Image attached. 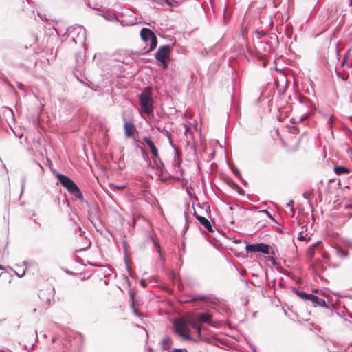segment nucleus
I'll return each mask as SVG.
<instances>
[{
	"mask_svg": "<svg viewBox=\"0 0 352 352\" xmlns=\"http://www.w3.org/2000/svg\"><path fill=\"white\" fill-rule=\"evenodd\" d=\"M91 223V224L94 226V227L95 228L96 232H102V230H101V221H100V218H98V220H95V221H90Z\"/></svg>",
	"mask_w": 352,
	"mask_h": 352,
	"instance_id": "nucleus-23",
	"label": "nucleus"
},
{
	"mask_svg": "<svg viewBox=\"0 0 352 352\" xmlns=\"http://www.w3.org/2000/svg\"><path fill=\"white\" fill-rule=\"evenodd\" d=\"M89 264L90 265H92V266H94V267H102V265H99V264H98V263H89Z\"/></svg>",
	"mask_w": 352,
	"mask_h": 352,
	"instance_id": "nucleus-46",
	"label": "nucleus"
},
{
	"mask_svg": "<svg viewBox=\"0 0 352 352\" xmlns=\"http://www.w3.org/2000/svg\"><path fill=\"white\" fill-rule=\"evenodd\" d=\"M174 151H175V155H179V150L177 147H176V150H174Z\"/></svg>",
	"mask_w": 352,
	"mask_h": 352,
	"instance_id": "nucleus-54",
	"label": "nucleus"
},
{
	"mask_svg": "<svg viewBox=\"0 0 352 352\" xmlns=\"http://www.w3.org/2000/svg\"><path fill=\"white\" fill-rule=\"evenodd\" d=\"M150 41H151L150 47L147 50L146 53H148V52L153 51L157 47V38L156 36H154L153 37H152V38Z\"/></svg>",
	"mask_w": 352,
	"mask_h": 352,
	"instance_id": "nucleus-21",
	"label": "nucleus"
},
{
	"mask_svg": "<svg viewBox=\"0 0 352 352\" xmlns=\"http://www.w3.org/2000/svg\"><path fill=\"white\" fill-rule=\"evenodd\" d=\"M153 239V245L157 249V252L159 253L160 256H162V250H161V247H160V243L158 242L155 241L153 239Z\"/></svg>",
	"mask_w": 352,
	"mask_h": 352,
	"instance_id": "nucleus-32",
	"label": "nucleus"
},
{
	"mask_svg": "<svg viewBox=\"0 0 352 352\" xmlns=\"http://www.w3.org/2000/svg\"><path fill=\"white\" fill-rule=\"evenodd\" d=\"M320 243V241L315 243L312 246L309 248V254L312 256L314 254V250L316 247Z\"/></svg>",
	"mask_w": 352,
	"mask_h": 352,
	"instance_id": "nucleus-29",
	"label": "nucleus"
},
{
	"mask_svg": "<svg viewBox=\"0 0 352 352\" xmlns=\"http://www.w3.org/2000/svg\"><path fill=\"white\" fill-rule=\"evenodd\" d=\"M240 242H241L240 239H237V240L234 241V243H239Z\"/></svg>",
	"mask_w": 352,
	"mask_h": 352,
	"instance_id": "nucleus-58",
	"label": "nucleus"
},
{
	"mask_svg": "<svg viewBox=\"0 0 352 352\" xmlns=\"http://www.w3.org/2000/svg\"><path fill=\"white\" fill-rule=\"evenodd\" d=\"M173 344V341L172 338L168 336L164 337L160 342V348L163 351L169 350L171 348Z\"/></svg>",
	"mask_w": 352,
	"mask_h": 352,
	"instance_id": "nucleus-10",
	"label": "nucleus"
},
{
	"mask_svg": "<svg viewBox=\"0 0 352 352\" xmlns=\"http://www.w3.org/2000/svg\"><path fill=\"white\" fill-rule=\"evenodd\" d=\"M292 33L291 32H287L286 34H285L286 37L287 38H289V39L292 38Z\"/></svg>",
	"mask_w": 352,
	"mask_h": 352,
	"instance_id": "nucleus-47",
	"label": "nucleus"
},
{
	"mask_svg": "<svg viewBox=\"0 0 352 352\" xmlns=\"http://www.w3.org/2000/svg\"><path fill=\"white\" fill-rule=\"evenodd\" d=\"M144 142L148 145V146L150 148L151 153L155 157L159 158V153L158 151L155 146L154 143L152 142L151 139L148 137H144L143 138Z\"/></svg>",
	"mask_w": 352,
	"mask_h": 352,
	"instance_id": "nucleus-12",
	"label": "nucleus"
},
{
	"mask_svg": "<svg viewBox=\"0 0 352 352\" xmlns=\"http://www.w3.org/2000/svg\"><path fill=\"white\" fill-rule=\"evenodd\" d=\"M348 316H349V318H352V314L351 313H349Z\"/></svg>",
	"mask_w": 352,
	"mask_h": 352,
	"instance_id": "nucleus-59",
	"label": "nucleus"
},
{
	"mask_svg": "<svg viewBox=\"0 0 352 352\" xmlns=\"http://www.w3.org/2000/svg\"><path fill=\"white\" fill-rule=\"evenodd\" d=\"M25 178H23V179H22V184H21L22 191L23 190V188H24V186H25Z\"/></svg>",
	"mask_w": 352,
	"mask_h": 352,
	"instance_id": "nucleus-51",
	"label": "nucleus"
},
{
	"mask_svg": "<svg viewBox=\"0 0 352 352\" xmlns=\"http://www.w3.org/2000/svg\"><path fill=\"white\" fill-rule=\"evenodd\" d=\"M25 272L23 271V274H17L19 277H22L24 274H25Z\"/></svg>",
	"mask_w": 352,
	"mask_h": 352,
	"instance_id": "nucleus-57",
	"label": "nucleus"
},
{
	"mask_svg": "<svg viewBox=\"0 0 352 352\" xmlns=\"http://www.w3.org/2000/svg\"><path fill=\"white\" fill-rule=\"evenodd\" d=\"M334 172L337 175H344L349 173L348 168L345 166H339L334 168Z\"/></svg>",
	"mask_w": 352,
	"mask_h": 352,
	"instance_id": "nucleus-19",
	"label": "nucleus"
},
{
	"mask_svg": "<svg viewBox=\"0 0 352 352\" xmlns=\"http://www.w3.org/2000/svg\"><path fill=\"white\" fill-rule=\"evenodd\" d=\"M167 138L168 139V141H169V144L171 146V147L174 149V150H176V146H175L174 143H173V141L172 140V138H171V135H167Z\"/></svg>",
	"mask_w": 352,
	"mask_h": 352,
	"instance_id": "nucleus-34",
	"label": "nucleus"
},
{
	"mask_svg": "<svg viewBox=\"0 0 352 352\" xmlns=\"http://www.w3.org/2000/svg\"><path fill=\"white\" fill-rule=\"evenodd\" d=\"M292 291L294 294L298 296L301 300L308 303V298L310 296V294L306 293L305 292L299 291L295 287H292Z\"/></svg>",
	"mask_w": 352,
	"mask_h": 352,
	"instance_id": "nucleus-14",
	"label": "nucleus"
},
{
	"mask_svg": "<svg viewBox=\"0 0 352 352\" xmlns=\"http://www.w3.org/2000/svg\"><path fill=\"white\" fill-rule=\"evenodd\" d=\"M188 324L191 325V327L195 329L199 335V337L201 336V326L200 324H198L194 322H189Z\"/></svg>",
	"mask_w": 352,
	"mask_h": 352,
	"instance_id": "nucleus-25",
	"label": "nucleus"
},
{
	"mask_svg": "<svg viewBox=\"0 0 352 352\" xmlns=\"http://www.w3.org/2000/svg\"><path fill=\"white\" fill-rule=\"evenodd\" d=\"M298 239L299 241H304L306 240V236H303L302 234V232L300 233V236L298 237Z\"/></svg>",
	"mask_w": 352,
	"mask_h": 352,
	"instance_id": "nucleus-43",
	"label": "nucleus"
},
{
	"mask_svg": "<svg viewBox=\"0 0 352 352\" xmlns=\"http://www.w3.org/2000/svg\"><path fill=\"white\" fill-rule=\"evenodd\" d=\"M33 162L34 164H36L41 170H43L42 166L38 162H36V160H33Z\"/></svg>",
	"mask_w": 352,
	"mask_h": 352,
	"instance_id": "nucleus-48",
	"label": "nucleus"
},
{
	"mask_svg": "<svg viewBox=\"0 0 352 352\" xmlns=\"http://www.w3.org/2000/svg\"><path fill=\"white\" fill-rule=\"evenodd\" d=\"M122 247H123V250H124V262H125L127 270L129 272V261H128V256H129L128 244L126 241H123L122 242Z\"/></svg>",
	"mask_w": 352,
	"mask_h": 352,
	"instance_id": "nucleus-17",
	"label": "nucleus"
},
{
	"mask_svg": "<svg viewBox=\"0 0 352 352\" xmlns=\"http://www.w3.org/2000/svg\"><path fill=\"white\" fill-rule=\"evenodd\" d=\"M292 291L294 294L298 296L301 300L308 303V298L310 296V294L306 293L305 292L299 291L295 287H292Z\"/></svg>",
	"mask_w": 352,
	"mask_h": 352,
	"instance_id": "nucleus-15",
	"label": "nucleus"
},
{
	"mask_svg": "<svg viewBox=\"0 0 352 352\" xmlns=\"http://www.w3.org/2000/svg\"><path fill=\"white\" fill-rule=\"evenodd\" d=\"M241 180H242V183H243V184L244 186H246V185L248 184V182H247L245 179H243L242 177H241Z\"/></svg>",
	"mask_w": 352,
	"mask_h": 352,
	"instance_id": "nucleus-53",
	"label": "nucleus"
},
{
	"mask_svg": "<svg viewBox=\"0 0 352 352\" xmlns=\"http://www.w3.org/2000/svg\"><path fill=\"white\" fill-rule=\"evenodd\" d=\"M340 252L341 255L342 256H344V257H346L348 255V252L346 251H345V250H342L340 251Z\"/></svg>",
	"mask_w": 352,
	"mask_h": 352,
	"instance_id": "nucleus-44",
	"label": "nucleus"
},
{
	"mask_svg": "<svg viewBox=\"0 0 352 352\" xmlns=\"http://www.w3.org/2000/svg\"><path fill=\"white\" fill-rule=\"evenodd\" d=\"M309 117H310V115L307 113V114L305 115L304 116L301 117L300 120L301 121L305 120L308 119Z\"/></svg>",
	"mask_w": 352,
	"mask_h": 352,
	"instance_id": "nucleus-45",
	"label": "nucleus"
},
{
	"mask_svg": "<svg viewBox=\"0 0 352 352\" xmlns=\"http://www.w3.org/2000/svg\"><path fill=\"white\" fill-rule=\"evenodd\" d=\"M54 292V288H53L52 290L41 291L38 294L40 300L43 302L44 305L46 306V308L51 305V299L53 297Z\"/></svg>",
	"mask_w": 352,
	"mask_h": 352,
	"instance_id": "nucleus-8",
	"label": "nucleus"
},
{
	"mask_svg": "<svg viewBox=\"0 0 352 352\" xmlns=\"http://www.w3.org/2000/svg\"><path fill=\"white\" fill-rule=\"evenodd\" d=\"M122 120L124 122V129L125 136L126 138H131L133 136L135 132L136 131V128L133 122H131V119L133 118L131 111H124L122 113Z\"/></svg>",
	"mask_w": 352,
	"mask_h": 352,
	"instance_id": "nucleus-5",
	"label": "nucleus"
},
{
	"mask_svg": "<svg viewBox=\"0 0 352 352\" xmlns=\"http://www.w3.org/2000/svg\"><path fill=\"white\" fill-rule=\"evenodd\" d=\"M188 298V301L190 302H195L199 300H205L209 298L207 295L204 294H190Z\"/></svg>",
	"mask_w": 352,
	"mask_h": 352,
	"instance_id": "nucleus-16",
	"label": "nucleus"
},
{
	"mask_svg": "<svg viewBox=\"0 0 352 352\" xmlns=\"http://www.w3.org/2000/svg\"><path fill=\"white\" fill-rule=\"evenodd\" d=\"M131 308H132L133 312L135 315H137V316H140L141 315L140 312L138 311V309H136V308L135 307V306H134V305H133V307H131Z\"/></svg>",
	"mask_w": 352,
	"mask_h": 352,
	"instance_id": "nucleus-42",
	"label": "nucleus"
},
{
	"mask_svg": "<svg viewBox=\"0 0 352 352\" xmlns=\"http://www.w3.org/2000/svg\"><path fill=\"white\" fill-rule=\"evenodd\" d=\"M0 352H6V351L3 349H0Z\"/></svg>",
	"mask_w": 352,
	"mask_h": 352,
	"instance_id": "nucleus-64",
	"label": "nucleus"
},
{
	"mask_svg": "<svg viewBox=\"0 0 352 352\" xmlns=\"http://www.w3.org/2000/svg\"><path fill=\"white\" fill-rule=\"evenodd\" d=\"M182 246H183L182 248H179V261L181 265H182V263H183L182 257L183 256V255L185 253V243L184 242L182 243Z\"/></svg>",
	"mask_w": 352,
	"mask_h": 352,
	"instance_id": "nucleus-27",
	"label": "nucleus"
},
{
	"mask_svg": "<svg viewBox=\"0 0 352 352\" xmlns=\"http://www.w3.org/2000/svg\"><path fill=\"white\" fill-rule=\"evenodd\" d=\"M103 16L107 19H110L111 18H116L117 19V16L116 14H103Z\"/></svg>",
	"mask_w": 352,
	"mask_h": 352,
	"instance_id": "nucleus-36",
	"label": "nucleus"
},
{
	"mask_svg": "<svg viewBox=\"0 0 352 352\" xmlns=\"http://www.w3.org/2000/svg\"><path fill=\"white\" fill-rule=\"evenodd\" d=\"M56 337H54V338L52 339V342L53 343H54V342H56Z\"/></svg>",
	"mask_w": 352,
	"mask_h": 352,
	"instance_id": "nucleus-56",
	"label": "nucleus"
},
{
	"mask_svg": "<svg viewBox=\"0 0 352 352\" xmlns=\"http://www.w3.org/2000/svg\"><path fill=\"white\" fill-rule=\"evenodd\" d=\"M160 256V260L164 262L165 261V257L163 255V254L162 253V256Z\"/></svg>",
	"mask_w": 352,
	"mask_h": 352,
	"instance_id": "nucleus-52",
	"label": "nucleus"
},
{
	"mask_svg": "<svg viewBox=\"0 0 352 352\" xmlns=\"http://www.w3.org/2000/svg\"><path fill=\"white\" fill-rule=\"evenodd\" d=\"M313 195V192L312 191H306L303 193L302 196L305 199H310L311 197Z\"/></svg>",
	"mask_w": 352,
	"mask_h": 352,
	"instance_id": "nucleus-31",
	"label": "nucleus"
},
{
	"mask_svg": "<svg viewBox=\"0 0 352 352\" xmlns=\"http://www.w3.org/2000/svg\"><path fill=\"white\" fill-rule=\"evenodd\" d=\"M152 89L151 87H146L139 94L138 98L142 111L148 116L153 113V99L151 97Z\"/></svg>",
	"mask_w": 352,
	"mask_h": 352,
	"instance_id": "nucleus-3",
	"label": "nucleus"
},
{
	"mask_svg": "<svg viewBox=\"0 0 352 352\" xmlns=\"http://www.w3.org/2000/svg\"><path fill=\"white\" fill-rule=\"evenodd\" d=\"M66 272H67V274H73V273H72V272H69V270H67V271H66Z\"/></svg>",
	"mask_w": 352,
	"mask_h": 352,
	"instance_id": "nucleus-60",
	"label": "nucleus"
},
{
	"mask_svg": "<svg viewBox=\"0 0 352 352\" xmlns=\"http://www.w3.org/2000/svg\"><path fill=\"white\" fill-rule=\"evenodd\" d=\"M261 212H263L264 214H265L270 219H274L272 215L267 210H261Z\"/></svg>",
	"mask_w": 352,
	"mask_h": 352,
	"instance_id": "nucleus-38",
	"label": "nucleus"
},
{
	"mask_svg": "<svg viewBox=\"0 0 352 352\" xmlns=\"http://www.w3.org/2000/svg\"><path fill=\"white\" fill-rule=\"evenodd\" d=\"M313 292L316 293L317 295L310 294L308 298V304L310 303L315 307H325L329 309L334 308L333 302L329 301L328 296H326L322 291L316 289L314 290Z\"/></svg>",
	"mask_w": 352,
	"mask_h": 352,
	"instance_id": "nucleus-2",
	"label": "nucleus"
},
{
	"mask_svg": "<svg viewBox=\"0 0 352 352\" xmlns=\"http://www.w3.org/2000/svg\"><path fill=\"white\" fill-rule=\"evenodd\" d=\"M128 293L129 295V301L131 302V307H133V304L135 303V292L133 289H129Z\"/></svg>",
	"mask_w": 352,
	"mask_h": 352,
	"instance_id": "nucleus-24",
	"label": "nucleus"
},
{
	"mask_svg": "<svg viewBox=\"0 0 352 352\" xmlns=\"http://www.w3.org/2000/svg\"><path fill=\"white\" fill-rule=\"evenodd\" d=\"M294 204V201L293 200H289V201L286 204V206L287 208H290V210L294 212V208H292V205Z\"/></svg>",
	"mask_w": 352,
	"mask_h": 352,
	"instance_id": "nucleus-40",
	"label": "nucleus"
},
{
	"mask_svg": "<svg viewBox=\"0 0 352 352\" xmlns=\"http://www.w3.org/2000/svg\"><path fill=\"white\" fill-rule=\"evenodd\" d=\"M150 41H151L150 47L147 50L146 53H148V52L153 51L157 47V38L156 36H154L153 37H152V38Z\"/></svg>",
	"mask_w": 352,
	"mask_h": 352,
	"instance_id": "nucleus-22",
	"label": "nucleus"
},
{
	"mask_svg": "<svg viewBox=\"0 0 352 352\" xmlns=\"http://www.w3.org/2000/svg\"><path fill=\"white\" fill-rule=\"evenodd\" d=\"M36 308H34V309H32V312H33V313H36Z\"/></svg>",
	"mask_w": 352,
	"mask_h": 352,
	"instance_id": "nucleus-61",
	"label": "nucleus"
},
{
	"mask_svg": "<svg viewBox=\"0 0 352 352\" xmlns=\"http://www.w3.org/2000/svg\"><path fill=\"white\" fill-rule=\"evenodd\" d=\"M336 120V117L334 116H331L327 120V124L329 128L332 130L333 127V123ZM331 134H333V131H331Z\"/></svg>",
	"mask_w": 352,
	"mask_h": 352,
	"instance_id": "nucleus-26",
	"label": "nucleus"
},
{
	"mask_svg": "<svg viewBox=\"0 0 352 352\" xmlns=\"http://www.w3.org/2000/svg\"><path fill=\"white\" fill-rule=\"evenodd\" d=\"M270 38L272 40L275 41L276 45H278V43H279L278 38L275 34H271Z\"/></svg>",
	"mask_w": 352,
	"mask_h": 352,
	"instance_id": "nucleus-35",
	"label": "nucleus"
},
{
	"mask_svg": "<svg viewBox=\"0 0 352 352\" xmlns=\"http://www.w3.org/2000/svg\"><path fill=\"white\" fill-rule=\"evenodd\" d=\"M349 118L350 121L352 122V116H349Z\"/></svg>",
	"mask_w": 352,
	"mask_h": 352,
	"instance_id": "nucleus-63",
	"label": "nucleus"
},
{
	"mask_svg": "<svg viewBox=\"0 0 352 352\" xmlns=\"http://www.w3.org/2000/svg\"><path fill=\"white\" fill-rule=\"evenodd\" d=\"M155 36L154 32L149 28H143L140 30V37L144 43H147L149 40Z\"/></svg>",
	"mask_w": 352,
	"mask_h": 352,
	"instance_id": "nucleus-9",
	"label": "nucleus"
},
{
	"mask_svg": "<svg viewBox=\"0 0 352 352\" xmlns=\"http://www.w3.org/2000/svg\"><path fill=\"white\" fill-rule=\"evenodd\" d=\"M195 318L200 322L210 324L212 321V315L207 313H197L195 314Z\"/></svg>",
	"mask_w": 352,
	"mask_h": 352,
	"instance_id": "nucleus-11",
	"label": "nucleus"
},
{
	"mask_svg": "<svg viewBox=\"0 0 352 352\" xmlns=\"http://www.w3.org/2000/svg\"><path fill=\"white\" fill-rule=\"evenodd\" d=\"M72 41L75 43H77V41L76 40V38L73 36L72 38Z\"/></svg>",
	"mask_w": 352,
	"mask_h": 352,
	"instance_id": "nucleus-55",
	"label": "nucleus"
},
{
	"mask_svg": "<svg viewBox=\"0 0 352 352\" xmlns=\"http://www.w3.org/2000/svg\"><path fill=\"white\" fill-rule=\"evenodd\" d=\"M56 176L60 184L65 188L69 193L73 195L76 199H79L82 202L84 201L82 192L71 178L61 173H57Z\"/></svg>",
	"mask_w": 352,
	"mask_h": 352,
	"instance_id": "nucleus-1",
	"label": "nucleus"
},
{
	"mask_svg": "<svg viewBox=\"0 0 352 352\" xmlns=\"http://www.w3.org/2000/svg\"><path fill=\"white\" fill-rule=\"evenodd\" d=\"M140 285L144 288L147 287V283L145 279H141L140 281Z\"/></svg>",
	"mask_w": 352,
	"mask_h": 352,
	"instance_id": "nucleus-41",
	"label": "nucleus"
},
{
	"mask_svg": "<svg viewBox=\"0 0 352 352\" xmlns=\"http://www.w3.org/2000/svg\"><path fill=\"white\" fill-rule=\"evenodd\" d=\"M254 34H257V38L260 39L261 38L265 36L266 35V33L263 31H260L258 30H256L254 31Z\"/></svg>",
	"mask_w": 352,
	"mask_h": 352,
	"instance_id": "nucleus-30",
	"label": "nucleus"
},
{
	"mask_svg": "<svg viewBox=\"0 0 352 352\" xmlns=\"http://www.w3.org/2000/svg\"><path fill=\"white\" fill-rule=\"evenodd\" d=\"M99 217L97 216L94 212L91 210H88V219L89 221L98 220Z\"/></svg>",
	"mask_w": 352,
	"mask_h": 352,
	"instance_id": "nucleus-28",
	"label": "nucleus"
},
{
	"mask_svg": "<svg viewBox=\"0 0 352 352\" xmlns=\"http://www.w3.org/2000/svg\"><path fill=\"white\" fill-rule=\"evenodd\" d=\"M72 31H74V32H75L76 33H77V36H80V32H82V38H85V30H82V27H81V26H80V25H76V26H75V27H74V28H69L68 29V34H71V32H72Z\"/></svg>",
	"mask_w": 352,
	"mask_h": 352,
	"instance_id": "nucleus-18",
	"label": "nucleus"
},
{
	"mask_svg": "<svg viewBox=\"0 0 352 352\" xmlns=\"http://www.w3.org/2000/svg\"><path fill=\"white\" fill-rule=\"evenodd\" d=\"M192 208H193V210H194V212H193V216H194L195 218H196V216H197V217H201V215L197 214V212H196V210H195V209L194 206H192Z\"/></svg>",
	"mask_w": 352,
	"mask_h": 352,
	"instance_id": "nucleus-50",
	"label": "nucleus"
},
{
	"mask_svg": "<svg viewBox=\"0 0 352 352\" xmlns=\"http://www.w3.org/2000/svg\"><path fill=\"white\" fill-rule=\"evenodd\" d=\"M270 246L264 243H258L254 244L246 243L245 251L247 253L252 254H270Z\"/></svg>",
	"mask_w": 352,
	"mask_h": 352,
	"instance_id": "nucleus-6",
	"label": "nucleus"
},
{
	"mask_svg": "<svg viewBox=\"0 0 352 352\" xmlns=\"http://www.w3.org/2000/svg\"><path fill=\"white\" fill-rule=\"evenodd\" d=\"M196 219L204 226L210 232H213L214 229L211 223L204 217H197Z\"/></svg>",
	"mask_w": 352,
	"mask_h": 352,
	"instance_id": "nucleus-13",
	"label": "nucleus"
},
{
	"mask_svg": "<svg viewBox=\"0 0 352 352\" xmlns=\"http://www.w3.org/2000/svg\"><path fill=\"white\" fill-rule=\"evenodd\" d=\"M248 344L253 352H257V349L254 344H251L250 342H248Z\"/></svg>",
	"mask_w": 352,
	"mask_h": 352,
	"instance_id": "nucleus-39",
	"label": "nucleus"
},
{
	"mask_svg": "<svg viewBox=\"0 0 352 352\" xmlns=\"http://www.w3.org/2000/svg\"><path fill=\"white\" fill-rule=\"evenodd\" d=\"M184 126H185V134L186 135L187 133L190 131V128L186 124H184Z\"/></svg>",
	"mask_w": 352,
	"mask_h": 352,
	"instance_id": "nucleus-49",
	"label": "nucleus"
},
{
	"mask_svg": "<svg viewBox=\"0 0 352 352\" xmlns=\"http://www.w3.org/2000/svg\"><path fill=\"white\" fill-rule=\"evenodd\" d=\"M297 98L300 104H302L305 107H308L309 105V100L305 97L304 96L299 94L298 95Z\"/></svg>",
	"mask_w": 352,
	"mask_h": 352,
	"instance_id": "nucleus-20",
	"label": "nucleus"
},
{
	"mask_svg": "<svg viewBox=\"0 0 352 352\" xmlns=\"http://www.w3.org/2000/svg\"><path fill=\"white\" fill-rule=\"evenodd\" d=\"M171 47L169 45L160 46L155 56L156 60L161 63L164 69L168 67L167 59L169 58Z\"/></svg>",
	"mask_w": 352,
	"mask_h": 352,
	"instance_id": "nucleus-7",
	"label": "nucleus"
},
{
	"mask_svg": "<svg viewBox=\"0 0 352 352\" xmlns=\"http://www.w3.org/2000/svg\"><path fill=\"white\" fill-rule=\"evenodd\" d=\"M239 193L241 195H243V190L241 189V191L239 192Z\"/></svg>",
	"mask_w": 352,
	"mask_h": 352,
	"instance_id": "nucleus-62",
	"label": "nucleus"
},
{
	"mask_svg": "<svg viewBox=\"0 0 352 352\" xmlns=\"http://www.w3.org/2000/svg\"><path fill=\"white\" fill-rule=\"evenodd\" d=\"M232 173L237 177H239V178H241V173L239 171V170L234 167L232 168Z\"/></svg>",
	"mask_w": 352,
	"mask_h": 352,
	"instance_id": "nucleus-33",
	"label": "nucleus"
},
{
	"mask_svg": "<svg viewBox=\"0 0 352 352\" xmlns=\"http://www.w3.org/2000/svg\"><path fill=\"white\" fill-rule=\"evenodd\" d=\"M188 322L184 320H175L173 321V331L178 336L185 340H194L189 333Z\"/></svg>",
	"mask_w": 352,
	"mask_h": 352,
	"instance_id": "nucleus-4",
	"label": "nucleus"
},
{
	"mask_svg": "<svg viewBox=\"0 0 352 352\" xmlns=\"http://www.w3.org/2000/svg\"><path fill=\"white\" fill-rule=\"evenodd\" d=\"M16 85L20 90L25 91V87L22 82H17Z\"/></svg>",
	"mask_w": 352,
	"mask_h": 352,
	"instance_id": "nucleus-37",
	"label": "nucleus"
}]
</instances>
